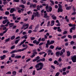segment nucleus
I'll return each instance as SVG.
<instances>
[{"instance_id":"1","label":"nucleus","mask_w":76,"mask_h":76,"mask_svg":"<svg viewBox=\"0 0 76 76\" xmlns=\"http://www.w3.org/2000/svg\"><path fill=\"white\" fill-rule=\"evenodd\" d=\"M44 64L41 62L35 65V67L37 71L42 70L43 68Z\"/></svg>"},{"instance_id":"2","label":"nucleus","mask_w":76,"mask_h":76,"mask_svg":"<svg viewBox=\"0 0 76 76\" xmlns=\"http://www.w3.org/2000/svg\"><path fill=\"white\" fill-rule=\"evenodd\" d=\"M28 24H27L26 25H23L22 29H23V28H24L23 29L24 30H25V29H28Z\"/></svg>"},{"instance_id":"3","label":"nucleus","mask_w":76,"mask_h":76,"mask_svg":"<svg viewBox=\"0 0 76 76\" xmlns=\"http://www.w3.org/2000/svg\"><path fill=\"white\" fill-rule=\"evenodd\" d=\"M71 59L73 63H76V56H74L71 57Z\"/></svg>"},{"instance_id":"4","label":"nucleus","mask_w":76,"mask_h":76,"mask_svg":"<svg viewBox=\"0 0 76 76\" xmlns=\"http://www.w3.org/2000/svg\"><path fill=\"white\" fill-rule=\"evenodd\" d=\"M33 15H34L35 17H36V16L39 17V12H36V13L34 12Z\"/></svg>"},{"instance_id":"5","label":"nucleus","mask_w":76,"mask_h":76,"mask_svg":"<svg viewBox=\"0 0 76 76\" xmlns=\"http://www.w3.org/2000/svg\"><path fill=\"white\" fill-rule=\"evenodd\" d=\"M52 7L50 6L49 7V8L48 9H47V11L48 12H51L52 11Z\"/></svg>"},{"instance_id":"6","label":"nucleus","mask_w":76,"mask_h":76,"mask_svg":"<svg viewBox=\"0 0 76 76\" xmlns=\"http://www.w3.org/2000/svg\"><path fill=\"white\" fill-rule=\"evenodd\" d=\"M48 42H49V45H51V44H53L54 43V40H52L50 41V40H48Z\"/></svg>"},{"instance_id":"7","label":"nucleus","mask_w":76,"mask_h":76,"mask_svg":"<svg viewBox=\"0 0 76 76\" xmlns=\"http://www.w3.org/2000/svg\"><path fill=\"white\" fill-rule=\"evenodd\" d=\"M37 7V5L36 4H31L30 5V7H31V8H32V7H34V8H35V7Z\"/></svg>"},{"instance_id":"8","label":"nucleus","mask_w":76,"mask_h":76,"mask_svg":"<svg viewBox=\"0 0 76 76\" xmlns=\"http://www.w3.org/2000/svg\"><path fill=\"white\" fill-rule=\"evenodd\" d=\"M63 11V9L61 8H58V12L59 13V12H62Z\"/></svg>"},{"instance_id":"9","label":"nucleus","mask_w":76,"mask_h":76,"mask_svg":"<svg viewBox=\"0 0 76 76\" xmlns=\"http://www.w3.org/2000/svg\"><path fill=\"white\" fill-rule=\"evenodd\" d=\"M16 9L14 8H11V10H10V13H13V12H14V11H16Z\"/></svg>"},{"instance_id":"10","label":"nucleus","mask_w":76,"mask_h":76,"mask_svg":"<svg viewBox=\"0 0 76 76\" xmlns=\"http://www.w3.org/2000/svg\"><path fill=\"white\" fill-rule=\"evenodd\" d=\"M52 19H53V20H56L57 19V17L56 16L54 15H53L52 16Z\"/></svg>"},{"instance_id":"11","label":"nucleus","mask_w":76,"mask_h":76,"mask_svg":"<svg viewBox=\"0 0 76 76\" xmlns=\"http://www.w3.org/2000/svg\"><path fill=\"white\" fill-rule=\"evenodd\" d=\"M55 22V21L54 20H52L51 21V24L50 26H53L54 25V23Z\"/></svg>"},{"instance_id":"12","label":"nucleus","mask_w":76,"mask_h":76,"mask_svg":"<svg viewBox=\"0 0 76 76\" xmlns=\"http://www.w3.org/2000/svg\"><path fill=\"white\" fill-rule=\"evenodd\" d=\"M8 21H9V20L8 19L4 20L3 21L2 23L3 24H5V23H6L7 22H8Z\"/></svg>"},{"instance_id":"13","label":"nucleus","mask_w":76,"mask_h":76,"mask_svg":"<svg viewBox=\"0 0 76 76\" xmlns=\"http://www.w3.org/2000/svg\"><path fill=\"white\" fill-rule=\"evenodd\" d=\"M18 53V51L17 50H13L10 52V54H12L13 53Z\"/></svg>"},{"instance_id":"14","label":"nucleus","mask_w":76,"mask_h":76,"mask_svg":"<svg viewBox=\"0 0 76 76\" xmlns=\"http://www.w3.org/2000/svg\"><path fill=\"white\" fill-rule=\"evenodd\" d=\"M44 18H50V16L49 15H47V13L45 14H44Z\"/></svg>"},{"instance_id":"15","label":"nucleus","mask_w":76,"mask_h":76,"mask_svg":"<svg viewBox=\"0 0 76 76\" xmlns=\"http://www.w3.org/2000/svg\"><path fill=\"white\" fill-rule=\"evenodd\" d=\"M72 9V7L70 6L69 7H66V10H70V9Z\"/></svg>"},{"instance_id":"16","label":"nucleus","mask_w":76,"mask_h":76,"mask_svg":"<svg viewBox=\"0 0 76 76\" xmlns=\"http://www.w3.org/2000/svg\"><path fill=\"white\" fill-rule=\"evenodd\" d=\"M5 57H6V55H4L3 56H1L0 57V58L1 60H3V59H4Z\"/></svg>"},{"instance_id":"17","label":"nucleus","mask_w":76,"mask_h":76,"mask_svg":"<svg viewBox=\"0 0 76 76\" xmlns=\"http://www.w3.org/2000/svg\"><path fill=\"white\" fill-rule=\"evenodd\" d=\"M57 30L58 32H61V29H60V27H57Z\"/></svg>"},{"instance_id":"18","label":"nucleus","mask_w":76,"mask_h":76,"mask_svg":"<svg viewBox=\"0 0 76 76\" xmlns=\"http://www.w3.org/2000/svg\"><path fill=\"white\" fill-rule=\"evenodd\" d=\"M21 56L17 55L15 57V58H21Z\"/></svg>"},{"instance_id":"19","label":"nucleus","mask_w":76,"mask_h":76,"mask_svg":"<svg viewBox=\"0 0 76 76\" xmlns=\"http://www.w3.org/2000/svg\"><path fill=\"white\" fill-rule=\"evenodd\" d=\"M48 45H50V44H49V42H48V41H47V43L46 44V47H45L46 48H48Z\"/></svg>"},{"instance_id":"20","label":"nucleus","mask_w":76,"mask_h":76,"mask_svg":"<svg viewBox=\"0 0 76 76\" xmlns=\"http://www.w3.org/2000/svg\"><path fill=\"white\" fill-rule=\"evenodd\" d=\"M22 47L24 48L26 47L25 48H26V49H27V48H28V45H27L26 44V45L25 44H23L22 45Z\"/></svg>"},{"instance_id":"21","label":"nucleus","mask_w":76,"mask_h":76,"mask_svg":"<svg viewBox=\"0 0 76 76\" xmlns=\"http://www.w3.org/2000/svg\"><path fill=\"white\" fill-rule=\"evenodd\" d=\"M52 50H48V56H49V55H50V53H52Z\"/></svg>"},{"instance_id":"22","label":"nucleus","mask_w":76,"mask_h":76,"mask_svg":"<svg viewBox=\"0 0 76 76\" xmlns=\"http://www.w3.org/2000/svg\"><path fill=\"white\" fill-rule=\"evenodd\" d=\"M60 52H57L56 53V56H59V55H60Z\"/></svg>"},{"instance_id":"23","label":"nucleus","mask_w":76,"mask_h":76,"mask_svg":"<svg viewBox=\"0 0 76 76\" xmlns=\"http://www.w3.org/2000/svg\"><path fill=\"white\" fill-rule=\"evenodd\" d=\"M54 63L55 64H57V65H58L59 64L58 63V61H55L54 62Z\"/></svg>"},{"instance_id":"24","label":"nucleus","mask_w":76,"mask_h":76,"mask_svg":"<svg viewBox=\"0 0 76 76\" xmlns=\"http://www.w3.org/2000/svg\"><path fill=\"white\" fill-rule=\"evenodd\" d=\"M67 56H70V51H68L67 52Z\"/></svg>"},{"instance_id":"25","label":"nucleus","mask_w":76,"mask_h":76,"mask_svg":"<svg viewBox=\"0 0 76 76\" xmlns=\"http://www.w3.org/2000/svg\"><path fill=\"white\" fill-rule=\"evenodd\" d=\"M19 41H20V39H19L16 40L15 41V44H18V42H19Z\"/></svg>"},{"instance_id":"26","label":"nucleus","mask_w":76,"mask_h":76,"mask_svg":"<svg viewBox=\"0 0 76 76\" xmlns=\"http://www.w3.org/2000/svg\"><path fill=\"white\" fill-rule=\"evenodd\" d=\"M9 25L10 26V27H12L14 25V23H10L9 24Z\"/></svg>"},{"instance_id":"27","label":"nucleus","mask_w":76,"mask_h":76,"mask_svg":"<svg viewBox=\"0 0 76 76\" xmlns=\"http://www.w3.org/2000/svg\"><path fill=\"white\" fill-rule=\"evenodd\" d=\"M15 38V36L13 35V36H12L11 37L10 39L12 40H13V39H14Z\"/></svg>"},{"instance_id":"28","label":"nucleus","mask_w":76,"mask_h":76,"mask_svg":"<svg viewBox=\"0 0 76 76\" xmlns=\"http://www.w3.org/2000/svg\"><path fill=\"white\" fill-rule=\"evenodd\" d=\"M19 7H22V9H24L25 8V6L23 5H20L19 6Z\"/></svg>"},{"instance_id":"29","label":"nucleus","mask_w":76,"mask_h":76,"mask_svg":"<svg viewBox=\"0 0 76 76\" xmlns=\"http://www.w3.org/2000/svg\"><path fill=\"white\" fill-rule=\"evenodd\" d=\"M30 39L31 41H33V40H34V39H35V37H30Z\"/></svg>"},{"instance_id":"30","label":"nucleus","mask_w":76,"mask_h":76,"mask_svg":"<svg viewBox=\"0 0 76 76\" xmlns=\"http://www.w3.org/2000/svg\"><path fill=\"white\" fill-rule=\"evenodd\" d=\"M5 14L6 15H9V11H5Z\"/></svg>"},{"instance_id":"31","label":"nucleus","mask_w":76,"mask_h":76,"mask_svg":"<svg viewBox=\"0 0 76 76\" xmlns=\"http://www.w3.org/2000/svg\"><path fill=\"white\" fill-rule=\"evenodd\" d=\"M12 73L13 75L15 76V75H16V72L15 71H14L12 72Z\"/></svg>"},{"instance_id":"32","label":"nucleus","mask_w":76,"mask_h":76,"mask_svg":"<svg viewBox=\"0 0 76 76\" xmlns=\"http://www.w3.org/2000/svg\"><path fill=\"white\" fill-rule=\"evenodd\" d=\"M40 60L42 61H45V58H43L42 59H40Z\"/></svg>"},{"instance_id":"33","label":"nucleus","mask_w":76,"mask_h":76,"mask_svg":"<svg viewBox=\"0 0 76 76\" xmlns=\"http://www.w3.org/2000/svg\"><path fill=\"white\" fill-rule=\"evenodd\" d=\"M62 61V59H61V58H59L58 60V61L59 62H61V61Z\"/></svg>"},{"instance_id":"34","label":"nucleus","mask_w":76,"mask_h":76,"mask_svg":"<svg viewBox=\"0 0 76 76\" xmlns=\"http://www.w3.org/2000/svg\"><path fill=\"white\" fill-rule=\"evenodd\" d=\"M50 48L51 49H53L54 48V46L53 45H51L50 46Z\"/></svg>"},{"instance_id":"35","label":"nucleus","mask_w":76,"mask_h":76,"mask_svg":"<svg viewBox=\"0 0 76 76\" xmlns=\"http://www.w3.org/2000/svg\"><path fill=\"white\" fill-rule=\"evenodd\" d=\"M10 38H9L5 40V41L6 42H8V41H9L10 40Z\"/></svg>"},{"instance_id":"36","label":"nucleus","mask_w":76,"mask_h":76,"mask_svg":"<svg viewBox=\"0 0 76 76\" xmlns=\"http://www.w3.org/2000/svg\"><path fill=\"white\" fill-rule=\"evenodd\" d=\"M45 53V52H41L39 53V54H40V55H42V54H44Z\"/></svg>"},{"instance_id":"37","label":"nucleus","mask_w":76,"mask_h":76,"mask_svg":"<svg viewBox=\"0 0 76 76\" xmlns=\"http://www.w3.org/2000/svg\"><path fill=\"white\" fill-rule=\"evenodd\" d=\"M15 46L13 45L11 48V50H13V48H15Z\"/></svg>"},{"instance_id":"38","label":"nucleus","mask_w":76,"mask_h":76,"mask_svg":"<svg viewBox=\"0 0 76 76\" xmlns=\"http://www.w3.org/2000/svg\"><path fill=\"white\" fill-rule=\"evenodd\" d=\"M35 56V54L33 53L32 55L31 56V58H33Z\"/></svg>"},{"instance_id":"39","label":"nucleus","mask_w":76,"mask_h":76,"mask_svg":"<svg viewBox=\"0 0 76 76\" xmlns=\"http://www.w3.org/2000/svg\"><path fill=\"white\" fill-rule=\"evenodd\" d=\"M0 10L1 11H3V9L2 8V7L0 5Z\"/></svg>"},{"instance_id":"40","label":"nucleus","mask_w":76,"mask_h":76,"mask_svg":"<svg viewBox=\"0 0 76 76\" xmlns=\"http://www.w3.org/2000/svg\"><path fill=\"white\" fill-rule=\"evenodd\" d=\"M50 1L51 2V3H52V4H53V5H54V1H53L50 0Z\"/></svg>"},{"instance_id":"41","label":"nucleus","mask_w":76,"mask_h":76,"mask_svg":"<svg viewBox=\"0 0 76 76\" xmlns=\"http://www.w3.org/2000/svg\"><path fill=\"white\" fill-rule=\"evenodd\" d=\"M50 21H49L48 22V24L47 25V26H50Z\"/></svg>"},{"instance_id":"42","label":"nucleus","mask_w":76,"mask_h":76,"mask_svg":"<svg viewBox=\"0 0 76 76\" xmlns=\"http://www.w3.org/2000/svg\"><path fill=\"white\" fill-rule=\"evenodd\" d=\"M34 16H35L34 15V14H33V15H32V18H31V20H33L34 19Z\"/></svg>"},{"instance_id":"43","label":"nucleus","mask_w":76,"mask_h":76,"mask_svg":"<svg viewBox=\"0 0 76 76\" xmlns=\"http://www.w3.org/2000/svg\"><path fill=\"white\" fill-rule=\"evenodd\" d=\"M68 38H70V39H72V36L70 35H68Z\"/></svg>"},{"instance_id":"44","label":"nucleus","mask_w":76,"mask_h":76,"mask_svg":"<svg viewBox=\"0 0 76 76\" xmlns=\"http://www.w3.org/2000/svg\"><path fill=\"white\" fill-rule=\"evenodd\" d=\"M36 29H37V27L35 28V29L33 30V31L34 32H37V30Z\"/></svg>"},{"instance_id":"45","label":"nucleus","mask_w":76,"mask_h":76,"mask_svg":"<svg viewBox=\"0 0 76 76\" xmlns=\"http://www.w3.org/2000/svg\"><path fill=\"white\" fill-rule=\"evenodd\" d=\"M37 9L38 10H40V8H39V5L37 6Z\"/></svg>"},{"instance_id":"46","label":"nucleus","mask_w":76,"mask_h":76,"mask_svg":"<svg viewBox=\"0 0 76 76\" xmlns=\"http://www.w3.org/2000/svg\"><path fill=\"white\" fill-rule=\"evenodd\" d=\"M15 56V54H13L11 56V57L13 58Z\"/></svg>"},{"instance_id":"47","label":"nucleus","mask_w":76,"mask_h":76,"mask_svg":"<svg viewBox=\"0 0 76 76\" xmlns=\"http://www.w3.org/2000/svg\"><path fill=\"white\" fill-rule=\"evenodd\" d=\"M8 52V51H7V50H4L3 51V53H7Z\"/></svg>"},{"instance_id":"48","label":"nucleus","mask_w":76,"mask_h":76,"mask_svg":"<svg viewBox=\"0 0 76 76\" xmlns=\"http://www.w3.org/2000/svg\"><path fill=\"white\" fill-rule=\"evenodd\" d=\"M45 40V38H42L41 40V41L43 42H44Z\"/></svg>"},{"instance_id":"49","label":"nucleus","mask_w":76,"mask_h":76,"mask_svg":"<svg viewBox=\"0 0 76 76\" xmlns=\"http://www.w3.org/2000/svg\"><path fill=\"white\" fill-rule=\"evenodd\" d=\"M39 58H40L39 56H38L36 57V60H39Z\"/></svg>"},{"instance_id":"50","label":"nucleus","mask_w":76,"mask_h":76,"mask_svg":"<svg viewBox=\"0 0 76 76\" xmlns=\"http://www.w3.org/2000/svg\"><path fill=\"white\" fill-rule=\"evenodd\" d=\"M28 28L29 29H32V25L30 26Z\"/></svg>"},{"instance_id":"51","label":"nucleus","mask_w":76,"mask_h":76,"mask_svg":"<svg viewBox=\"0 0 76 76\" xmlns=\"http://www.w3.org/2000/svg\"><path fill=\"white\" fill-rule=\"evenodd\" d=\"M75 44V42L73 41H72L71 42V45H73Z\"/></svg>"},{"instance_id":"52","label":"nucleus","mask_w":76,"mask_h":76,"mask_svg":"<svg viewBox=\"0 0 76 76\" xmlns=\"http://www.w3.org/2000/svg\"><path fill=\"white\" fill-rule=\"evenodd\" d=\"M62 70L63 72H65L66 70V68H64L62 69Z\"/></svg>"},{"instance_id":"53","label":"nucleus","mask_w":76,"mask_h":76,"mask_svg":"<svg viewBox=\"0 0 76 76\" xmlns=\"http://www.w3.org/2000/svg\"><path fill=\"white\" fill-rule=\"evenodd\" d=\"M37 41V40H35L33 41V43H34V44H36Z\"/></svg>"},{"instance_id":"54","label":"nucleus","mask_w":76,"mask_h":76,"mask_svg":"<svg viewBox=\"0 0 76 76\" xmlns=\"http://www.w3.org/2000/svg\"><path fill=\"white\" fill-rule=\"evenodd\" d=\"M12 73V72H11L9 71L7 72L6 73V74H9L10 75Z\"/></svg>"},{"instance_id":"55","label":"nucleus","mask_w":76,"mask_h":76,"mask_svg":"<svg viewBox=\"0 0 76 76\" xmlns=\"http://www.w3.org/2000/svg\"><path fill=\"white\" fill-rule=\"evenodd\" d=\"M7 30H8V29H7L6 30H5L3 32V34H5V33H6V32H7Z\"/></svg>"},{"instance_id":"56","label":"nucleus","mask_w":76,"mask_h":76,"mask_svg":"<svg viewBox=\"0 0 76 76\" xmlns=\"http://www.w3.org/2000/svg\"><path fill=\"white\" fill-rule=\"evenodd\" d=\"M28 45H30V46H31V47H33L34 45V44H33L29 43L28 44Z\"/></svg>"},{"instance_id":"57","label":"nucleus","mask_w":76,"mask_h":76,"mask_svg":"<svg viewBox=\"0 0 76 76\" xmlns=\"http://www.w3.org/2000/svg\"><path fill=\"white\" fill-rule=\"evenodd\" d=\"M68 25H69L70 27H72V26H73V24H72L71 23L69 24Z\"/></svg>"},{"instance_id":"58","label":"nucleus","mask_w":76,"mask_h":76,"mask_svg":"<svg viewBox=\"0 0 76 76\" xmlns=\"http://www.w3.org/2000/svg\"><path fill=\"white\" fill-rule=\"evenodd\" d=\"M66 37V36L65 35V36L62 37H61V38L62 39H64V38H65Z\"/></svg>"},{"instance_id":"59","label":"nucleus","mask_w":76,"mask_h":76,"mask_svg":"<svg viewBox=\"0 0 76 76\" xmlns=\"http://www.w3.org/2000/svg\"><path fill=\"white\" fill-rule=\"evenodd\" d=\"M68 31H64V32L63 33V34H66L67 33Z\"/></svg>"},{"instance_id":"60","label":"nucleus","mask_w":76,"mask_h":76,"mask_svg":"<svg viewBox=\"0 0 76 76\" xmlns=\"http://www.w3.org/2000/svg\"><path fill=\"white\" fill-rule=\"evenodd\" d=\"M32 75H35V70H34L33 71Z\"/></svg>"},{"instance_id":"61","label":"nucleus","mask_w":76,"mask_h":76,"mask_svg":"<svg viewBox=\"0 0 76 76\" xmlns=\"http://www.w3.org/2000/svg\"><path fill=\"white\" fill-rule=\"evenodd\" d=\"M63 52H61V53H60L59 56H61L63 55Z\"/></svg>"},{"instance_id":"62","label":"nucleus","mask_w":76,"mask_h":76,"mask_svg":"<svg viewBox=\"0 0 76 76\" xmlns=\"http://www.w3.org/2000/svg\"><path fill=\"white\" fill-rule=\"evenodd\" d=\"M43 31H44V29H42L39 31V32H43Z\"/></svg>"},{"instance_id":"63","label":"nucleus","mask_w":76,"mask_h":76,"mask_svg":"<svg viewBox=\"0 0 76 76\" xmlns=\"http://www.w3.org/2000/svg\"><path fill=\"white\" fill-rule=\"evenodd\" d=\"M13 1L15 2H19V0H13Z\"/></svg>"},{"instance_id":"64","label":"nucleus","mask_w":76,"mask_h":76,"mask_svg":"<svg viewBox=\"0 0 76 76\" xmlns=\"http://www.w3.org/2000/svg\"><path fill=\"white\" fill-rule=\"evenodd\" d=\"M72 29H73V30H75V29H76V27L75 26L71 28Z\"/></svg>"}]
</instances>
